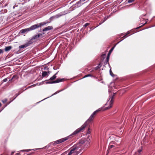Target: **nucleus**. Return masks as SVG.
Masks as SVG:
<instances>
[{
	"label": "nucleus",
	"mask_w": 155,
	"mask_h": 155,
	"mask_svg": "<svg viewBox=\"0 0 155 155\" xmlns=\"http://www.w3.org/2000/svg\"><path fill=\"white\" fill-rule=\"evenodd\" d=\"M88 145V142L85 139H81L79 143L74 145L71 148L68 155H77L79 153V151H77L79 148H86Z\"/></svg>",
	"instance_id": "nucleus-1"
},
{
	"label": "nucleus",
	"mask_w": 155,
	"mask_h": 155,
	"mask_svg": "<svg viewBox=\"0 0 155 155\" xmlns=\"http://www.w3.org/2000/svg\"><path fill=\"white\" fill-rule=\"evenodd\" d=\"M87 125L86 123H84V124H83L80 128L77 129L71 135L65 137L55 141V143H56V144L60 143L68 140L70 138H71L73 136H74L77 134L78 133H79L82 131L86 127Z\"/></svg>",
	"instance_id": "nucleus-2"
},
{
	"label": "nucleus",
	"mask_w": 155,
	"mask_h": 155,
	"mask_svg": "<svg viewBox=\"0 0 155 155\" xmlns=\"http://www.w3.org/2000/svg\"><path fill=\"white\" fill-rule=\"evenodd\" d=\"M48 30H42L41 31H40L36 34L34 35L29 40L31 44L35 43L37 41L40 40L42 38L45 37V32Z\"/></svg>",
	"instance_id": "nucleus-3"
},
{
	"label": "nucleus",
	"mask_w": 155,
	"mask_h": 155,
	"mask_svg": "<svg viewBox=\"0 0 155 155\" xmlns=\"http://www.w3.org/2000/svg\"><path fill=\"white\" fill-rule=\"evenodd\" d=\"M101 110V109L99 108L94 112L88 119L87 121L91 122L92 121L97 114Z\"/></svg>",
	"instance_id": "nucleus-4"
},
{
	"label": "nucleus",
	"mask_w": 155,
	"mask_h": 155,
	"mask_svg": "<svg viewBox=\"0 0 155 155\" xmlns=\"http://www.w3.org/2000/svg\"><path fill=\"white\" fill-rule=\"evenodd\" d=\"M64 79H61V78H58L57 80L54 81H49L47 82V83L49 84H53V83H58L60 82H62L64 81Z\"/></svg>",
	"instance_id": "nucleus-5"
},
{
	"label": "nucleus",
	"mask_w": 155,
	"mask_h": 155,
	"mask_svg": "<svg viewBox=\"0 0 155 155\" xmlns=\"http://www.w3.org/2000/svg\"><path fill=\"white\" fill-rule=\"evenodd\" d=\"M31 44L30 42L28 40L27 42H26L25 44L20 46H19V48H25L29 46H30L31 45Z\"/></svg>",
	"instance_id": "nucleus-6"
},
{
	"label": "nucleus",
	"mask_w": 155,
	"mask_h": 155,
	"mask_svg": "<svg viewBox=\"0 0 155 155\" xmlns=\"http://www.w3.org/2000/svg\"><path fill=\"white\" fill-rule=\"evenodd\" d=\"M115 96V94L113 93V95H112V99H111V101H110V105L107 107H105V110H106L107 109H110L111 107L113 105V103L114 102V100L113 99V98Z\"/></svg>",
	"instance_id": "nucleus-7"
},
{
	"label": "nucleus",
	"mask_w": 155,
	"mask_h": 155,
	"mask_svg": "<svg viewBox=\"0 0 155 155\" xmlns=\"http://www.w3.org/2000/svg\"><path fill=\"white\" fill-rule=\"evenodd\" d=\"M43 25L42 23L37 24L31 26L30 29H35L37 28H39V27H41V25Z\"/></svg>",
	"instance_id": "nucleus-8"
},
{
	"label": "nucleus",
	"mask_w": 155,
	"mask_h": 155,
	"mask_svg": "<svg viewBox=\"0 0 155 155\" xmlns=\"http://www.w3.org/2000/svg\"><path fill=\"white\" fill-rule=\"evenodd\" d=\"M12 47L11 46L5 47V50L6 52L12 49Z\"/></svg>",
	"instance_id": "nucleus-9"
},
{
	"label": "nucleus",
	"mask_w": 155,
	"mask_h": 155,
	"mask_svg": "<svg viewBox=\"0 0 155 155\" xmlns=\"http://www.w3.org/2000/svg\"><path fill=\"white\" fill-rule=\"evenodd\" d=\"M130 30V31H128L127 34L126 35H125L124 36H123V37H124V38H126L128 36H127V35H128V34H129L130 33H131L130 35H131L134 34V32L132 33V30Z\"/></svg>",
	"instance_id": "nucleus-10"
},
{
	"label": "nucleus",
	"mask_w": 155,
	"mask_h": 155,
	"mask_svg": "<svg viewBox=\"0 0 155 155\" xmlns=\"http://www.w3.org/2000/svg\"><path fill=\"white\" fill-rule=\"evenodd\" d=\"M46 76H48V72L46 71H43L42 74V76L43 78L45 77Z\"/></svg>",
	"instance_id": "nucleus-11"
},
{
	"label": "nucleus",
	"mask_w": 155,
	"mask_h": 155,
	"mask_svg": "<svg viewBox=\"0 0 155 155\" xmlns=\"http://www.w3.org/2000/svg\"><path fill=\"white\" fill-rule=\"evenodd\" d=\"M30 30H21L20 32V34H23L24 33H25V32H27L28 31Z\"/></svg>",
	"instance_id": "nucleus-12"
},
{
	"label": "nucleus",
	"mask_w": 155,
	"mask_h": 155,
	"mask_svg": "<svg viewBox=\"0 0 155 155\" xmlns=\"http://www.w3.org/2000/svg\"><path fill=\"white\" fill-rule=\"evenodd\" d=\"M57 74V73H56L52 77H51L50 78V80L51 81H53V80H54V79H56V75Z\"/></svg>",
	"instance_id": "nucleus-13"
},
{
	"label": "nucleus",
	"mask_w": 155,
	"mask_h": 155,
	"mask_svg": "<svg viewBox=\"0 0 155 155\" xmlns=\"http://www.w3.org/2000/svg\"><path fill=\"white\" fill-rule=\"evenodd\" d=\"M109 53H108V55L107 56V57L105 60V61L104 62L105 64H106L108 62L109 60Z\"/></svg>",
	"instance_id": "nucleus-14"
},
{
	"label": "nucleus",
	"mask_w": 155,
	"mask_h": 155,
	"mask_svg": "<svg viewBox=\"0 0 155 155\" xmlns=\"http://www.w3.org/2000/svg\"><path fill=\"white\" fill-rule=\"evenodd\" d=\"M114 147H115V146L114 145H110L109 147H108V150H107V151L108 152H109V151L112 148Z\"/></svg>",
	"instance_id": "nucleus-15"
},
{
	"label": "nucleus",
	"mask_w": 155,
	"mask_h": 155,
	"mask_svg": "<svg viewBox=\"0 0 155 155\" xmlns=\"http://www.w3.org/2000/svg\"><path fill=\"white\" fill-rule=\"evenodd\" d=\"M88 77H92V75L91 74H89L87 75H85L84 77V78H86Z\"/></svg>",
	"instance_id": "nucleus-16"
},
{
	"label": "nucleus",
	"mask_w": 155,
	"mask_h": 155,
	"mask_svg": "<svg viewBox=\"0 0 155 155\" xmlns=\"http://www.w3.org/2000/svg\"><path fill=\"white\" fill-rule=\"evenodd\" d=\"M100 65V64L98 66L95 67V68H94V69L95 70H97L98 69L101 67V66H99V65Z\"/></svg>",
	"instance_id": "nucleus-17"
},
{
	"label": "nucleus",
	"mask_w": 155,
	"mask_h": 155,
	"mask_svg": "<svg viewBox=\"0 0 155 155\" xmlns=\"http://www.w3.org/2000/svg\"><path fill=\"white\" fill-rule=\"evenodd\" d=\"M53 28V27L52 26H48V27H47L45 28L44 29H52Z\"/></svg>",
	"instance_id": "nucleus-18"
},
{
	"label": "nucleus",
	"mask_w": 155,
	"mask_h": 155,
	"mask_svg": "<svg viewBox=\"0 0 155 155\" xmlns=\"http://www.w3.org/2000/svg\"><path fill=\"white\" fill-rule=\"evenodd\" d=\"M114 47H112L110 49V50L109 51V52L108 53H109V55L110 54L111 52L113 51V49H114Z\"/></svg>",
	"instance_id": "nucleus-19"
},
{
	"label": "nucleus",
	"mask_w": 155,
	"mask_h": 155,
	"mask_svg": "<svg viewBox=\"0 0 155 155\" xmlns=\"http://www.w3.org/2000/svg\"><path fill=\"white\" fill-rule=\"evenodd\" d=\"M22 92H21L20 91H19L18 93H17L16 94V96L14 98L15 99L16 97H17Z\"/></svg>",
	"instance_id": "nucleus-20"
},
{
	"label": "nucleus",
	"mask_w": 155,
	"mask_h": 155,
	"mask_svg": "<svg viewBox=\"0 0 155 155\" xmlns=\"http://www.w3.org/2000/svg\"><path fill=\"white\" fill-rule=\"evenodd\" d=\"M134 0H128V2L130 3L133 2H134Z\"/></svg>",
	"instance_id": "nucleus-21"
},
{
	"label": "nucleus",
	"mask_w": 155,
	"mask_h": 155,
	"mask_svg": "<svg viewBox=\"0 0 155 155\" xmlns=\"http://www.w3.org/2000/svg\"><path fill=\"white\" fill-rule=\"evenodd\" d=\"M89 24L88 23H86L84 25V28H86V26L89 25Z\"/></svg>",
	"instance_id": "nucleus-22"
},
{
	"label": "nucleus",
	"mask_w": 155,
	"mask_h": 155,
	"mask_svg": "<svg viewBox=\"0 0 155 155\" xmlns=\"http://www.w3.org/2000/svg\"><path fill=\"white\" fill-rule=\"evenodd\" d=\"M4 51L2 49H0V54H3V53Z\"/></svg>",
	"instance_id": "nucleus-23"
},
{
	"label": "nucleus",
	"mask_w": 155,
	"mask_h": 155,
	"mask_svg": "<svg viewBox=\"0 0 155 155\" xmlns=\"http://www.w3.org/2000/svg\"><path fill=\"white\" fill-rule=\"evenodd\" d=\"M8 80L7 78H5L3 80V81L4 82H6Z\"/></svg>",
	"instance_id": "nucleus-24"
},
{
	"label": "nucleus",
	"mask_w": 155,
	"mask_h": 155,
	"mask_svg": "<svg viewBox=\"0 0 155 155\" xmlns=\"http://www.w3.org/2000/svg\"><path fill=\"white\" fill-rule=\"evenodd\" d=\"M7 99H5L4 101H2V102L4 103H5L6 102V101H7Z\"/></svg>",
	"instance_id": "nucleus-25"
},
{
	"label": "nucleus",
	"mask_w": 155,
	"mask_h": 155,
	"mask_svg": "<svg viewBox=\"0 0 155 155\" xmlns=\"http://www.w3.org/2000/svg\"><path fill=\"white\" fill-rule=\"evenodd\" d=\"M90 130L89 128H88V131H87V133L90 134L91 133Z\"/></svg>",
	"instance_id": "nucleus-26"
},
{
	"label": "nucleus",
	"mask_w": 155,
	"mask_h": 155,
	"mask_svg": "<svg viewBox=\"0 0 155 155\" xmlns=\"http://www.w3.org/2000/svg\"><path fill=\"white\" fill-rule=\"evenodd\" d=\"M30 150H31L30 149L23 150V151H30Z\"/></svg>",
	"instance_id": "nucleus-27"
},
{
	"label": "nucleus",
	"mask_w": 155,
	"mask_h": 155,
	"mask_svg": "<svg viewBox=\"0 0 155 155\" xmlns=\"http://www.w3.org/2000/svg\"><path fill=\"white\" fill-rule=\"evenodd\" d=\"M141 151H142V150L141 149H139L138 150V152L139 153H140Z\"/></svg>",
	"instance_id": "nucleus-28"
},
{
	"label": "nucleus",
	"mask_w": 155,
	"mask_h": 155,
	"mask_svg": "<svg viewBox=\"0 0 155 155\" xmlns=\"http://www.w3.org/2000/svg\"><path fill=\"white\" fill-rule=\"evenodd\" d=\"M110 75L112 76V74H113V73H112V72H111V69L110 70Z\"/></svg>",
	"instance_id": "nucleus-29"
},
{
	"label": "nucleus",
	"mask_w": 155,
	"mask_h": 155,
	"mask_svg": "<svg viewBox=\"0 0 155 155\" xmlns=\"http://www.w3.org/2000/svg\"><path fill=\"white\" fill-rule=\"evenodd\" d=\"M142 26V25H141V26H139V27H138L136 28H135V29H138L139 28H140V27H141V26Z\"/></svg>",
	"instance_id": "nucleus-30"
},
{
	"label": "nucleus",
	"mask_w": 155,
	"mask_h": 155,
	"mask_svg": "<svg viewBox=\"0 0 155 155\" xmlns=\"http://www.w3.org/2000/svg\"><path fill=\"white\" fill-rule=\"evenodd\" d=\"M32 87L31 85L30 86H29L26 89H25V90H26L27 89H28L29 88H30V87Z\"/></svg>",
	"instance_id": "nucleus-31"
},
{
	"label": "nucleus",
	"mask_w": 155,
	"mask_h": 155,
	"mask_svg": "<svg viewBox=\"0 0 155 155\" xmlns=\"http://www.w3.org/2000/svg\"><path fill=\"white\" fill-rule=\"evenodd\" d=\"M86 0H80V2H83L84 1H85Z\"/></svg>",
	"instance_id": "nucleus-32"
},
{
	"label": "nucleus",
	"mask_w": 155,
	"mask_h": 155,
	"mask_svg": "<svg viewBox=\"0 0 155 155\" xmlns=\"http://www.w3.org/2000/svg\"><path fill=\"white\" fill-rule=\"evenodd\" d=\"M14 152H12V153H11V155H12L13 154H14Z\"/></svg>",
	"instance_id": "nucleus-33"
},
{
	"label": "nucleus",
	"mask_w": 155,
	"mask_h": 155,
	"mask_svg": "<svg viewBox=\"0 0 155 155\" xmlns=\"http://www.w3.org/2000/svg\"><path fill=\"white\" fill-rule=\"evenodd\" d=\"M15 77V76H14H14H13V77H12V79H11V80H12L13 78H14Z\"/></svg>",
	"instance_id": "nucleus-34"
},
{
	"label": "nucleus",
	"mask_w": 155,
	"mask_h": 155,
	"mask_svg": "<svg viewBox=\"0 0 155 155\" xmlns=\"http://www.w3.org/2000/svg\"><path fill=\"white\" fill-rule=\"evenodd\" d=\"M16 155H20L19 153H17L16 154Z\"/></svg>",
	"instance_id": "nucleus-35"
},
{
	"label": "nucleus",
	"mask_w": 155,
	"mask_h": 155,
	"mask_svg": "<svg viewBox=\"0 0 155 155\" xmlns=\"http://www.w3.org/2000/svg\"><path fill=\"white\" fill-rule=\"evenodd\" d=\"M35 86V84H33V85H31V86H32V87H34V86Z\"/></svg>",
	"instance_id": "nucleus-36"
},
{
	"label": "nucleus",
	"mask_w": 155,
	"mask_h": 155,
	"mask_svg": "<svg viewBox=\"0 0 155 155\" xmlns=\"http://www.w3.org/2000/svg\"><path fill=\"white\" fill-rule=\"evenodd\" d=\"M2 105V104L1 103H0V107Z\"/></svg>",
	"instance_id": "nucleus-37"
},
{
	"label": "nucleus",
	"mask_w": 155,
	"mask_h": 155,
	"mask_svg": "<svg viewBox=\"0 0 155 155\" xmlns=\"http://www.w3.org/2000/svg\"><path fill=\"white\" fill-rule=\"evenodd\" d=\"M48 73L49 74V73H50V71H48Z\"/></svg>",
	"instance_id": "nucleus-38"
},
{
	"label": "nucleus",
	"mask_w": 155,
	"mask_h": 155,
	"mask_svg": "<svg viewBox=\"0 0 155 155\" xmlns=\"http://www.w3.org/2000/svg\"><path fill=\"white\" fill-rule=\"evenodd\" d=\"M112 142H111L110 143V144H112Z\"/></svg>",
	"instance_id": "nucleus-39"
},
{
	"label": "nucleus",
	"mask_w": 155,
	"mask_h": 155,
	"mask_svg": "<svg viewBox=\"0 0 155 155\" xmlns=\"http://www.w3.org/2000/svg\"><path fill=\"white\" fill-rule=\"evenodd\" d=\"M25 29H29V28H26Z\"/></svg>",
	"instance_id": "nucleus-40"
},
{
	"label": "nucleus",
	"mask_w": 155,
	"mask_h": 155,
	"mask_svg": "<svg viewBox=\"0 0 155 155\" xmlns=\"http://www.w3.org/2000/svg\"><path fill=\"white\" fill-rule=\"evenodd\" d=\"M27 155H29V154H27Z\"/></svg>",
	"instance_id": "nucleus-41"
}]
</instances>
